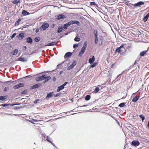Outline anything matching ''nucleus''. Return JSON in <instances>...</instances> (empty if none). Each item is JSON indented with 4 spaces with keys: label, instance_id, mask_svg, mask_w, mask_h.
Wrapping results in <instances>:
<instances>
[{
    "label": "nucleus",
    "instance_id": "39",
    "mask_svg": "<svg viewBox=\"0 0 149 149\" xmlns=\"http://www.w3.org/2000/svg\"><path fill=\"white\" fill-rule=\"evenodd\" d=\"M34 40L35 42H38L40 40V38L39 37H37L35 38Z\"/></svg>",
    "mask_w": 149,
    "mask_h": 149
},
{
    "label": "nucleus",
    "instance_id": "16",
    "mask_svg": "<svg viewBox=\"0 0 149 149\" xmlns=\"http://www.w3.org/2000/svg\"><path fill=\"white\" fill-rule=\"evenodd\" d=\"M124 49L123 48H121L120 47H118L116 49V50L115 51V53H120L121 52L124 51Z\"/></svg>",
    "mask_w": 149,
    "mask_h": 149
},
{
    "label": "nucleus",
    "instance_id": "36",
    "mask_svg": "<svg viewBox=\"0 0 149 149\" xmlns=\"http://www.w3.org/2000/svg\"><path fill=\"white\" fill-rule=\"evenodd\" d=\"M76 61H75L74 60L72 62V63L70 65H71V66H72V67H73L74 68L76 65Z\"/></svg>",
    "mask_w": 149,
    "mask_h": 149
},
{
    "label": "nucleus",
    "instance_id": "45",
    "mask_svg": "<svg viewBox=\"0 0 149 149\" xmlns=\"http://www.w3.org/2000/svg\"><path fill=\"white\" fill-rule=\"evenodd\" d=\"M46 140L47 141L50 143H52V141L50 139L49 137L48 136H47V137Z\"/></svg>",
    "mask_w": 149,
    "mask_h": 149
},
{
    "label": "nucleus",
    "instance_id": "43",
    "mask_svg": "<svg viewBox=\"0 0 149 149\" xmlns=\"http://www.w3.org/2000/svg\"><path fill=\"white\" fill-rule=\"evenodd\" d=\"M92 104V103H89L87 105H82V106H79L78 107H87L88 106H89V105H91V104Z\"/></svg>",
    "mask_w": 149,
    "mask_h": 149
},
{
    "label": "nucleus",
    "instance_id": "62",
    "mask_svg": "<svg viewBox=\"0 0 149 149\" xmlns=\"http://www.w3.org/2000/svg\"><path fill=\"white\" fill-rule=\"evenodd\" d=\"M28 121H29V122L33 124H34V123L33 122L32 120H28Z\"/></svg>",
    "mask_w": 149,
    "mask_h": 149
},
{
    "label": "nucleus",
    "instance_id": "5",
    "mask_svg": "<svg viewBox=\"0 0 149 149\" xmlns=\"http://www.w3.org/2000/svg\"><path fill=\"white\" fill-rule=\"evenodd\" d=\"M55 19L57 20H60L62 19L66 18L67 17L66 15H64L62 14H59L55 16Z\"/></svg>",
    "mask_w": 149,
    "mask_h": 149
},
{
    "label": "nucleus",
    "instance_id": "6",
    "mask_svg": "<svg viewBox=\"0 0 149 149\" xmlns=\"http://www.w3.org/2000/svg\"><path fill=\"white\" fill-rule=\"evenodd\" d=\"M131 144L132 146L136 147L139 146L140 143L138 140H133L131 143Z\"/></svg>",
    "mask_w": 149,
    "mask_h": 149
},
{
    "label": "nucleus",
    "instance_id": "28",
    "mask_svg": "<svg viewBox=\"0 0 149 149\" xmlns=\"http://www.w3.org/2000/svg\"><path fill=\"white\" fill-rule=\"evenodd\" d=\"M97 64V63L95 62H93L92 64H91V65L90 66V68L89 70L91 68H93L96 66Z\"/></svg>",
    "mask_w": 149,
    "mask_h": 149
},
{
    "label": "nucleus",
    "instance_id": "32",
    "mask_svg": "<svg viewBox=\"0 0 149 149\" xmlns=\"http://www.w3.org/2000/svg\"><path fill=\"white\" fill-rule=\"evenodd\" d=\"M100 90L99 87H97L95 88L94 90L93 91V93H96L98 92Z\"/></svg>",
    "mask_w": 149,
    "mask_h": 149
},
{
    "label": "nucleus",
    "instance_id": "11",
    "mask_svg": "<svg viewBox=\"0 0 149 149\" xmlns=\"http://www.w3.org/2000/svg\"><path fill=\"white\" fill-rule=\"evenodd\" d=\"M42 85V84L40 83L35 84L33 86H31L30 87V89L31 90L33 89L38 88L40 87Z\"/></svg>",
    "mask_w": 149,
    "mask_h": 149
},
{
    "label": "nucleus",
    "instance_id": "9",
    "mask_svg": "<svg viewBox=\"0 0 149 149\" xmlns=\"http://www.w3.org/2000/svg\"><path fill=\"white\" fill-rule=\"evenodd\" d=\"M51 79V77L50 76H47V74H44V81H43V83L45 84L46 82H47Z\"/></svg>",
    "mask_w": 149,
    "mask_h": 149
},
{
    "label": "nucleus",
    "instance_id": "38",
    "mask_svg": "<svg viewBox=\"0 0 149 149\" xmlns=\"http://www.w3.org/2000/svg\"><path fill=\"white\" fill-rule=\"evenodd\" d=\"M139 117L141 119L142 121H143L145 119V118L144 116L142 114L139 115Z\"/></svg>",
    "mask_w": 149,
    "mask_h": 149
},
{
    "label": "nucleus",
    "instance_id": "34",
    "mask_svg": "<svg viewBox=\"0 0 149 149\" xmlns=\"http://www.w3.org/2000/svg\"><path fill=\"white\" fill-rule=\"evenodd\" d=\"M126 103L125 102H122L119 104V107H124L125 106Z\"/></svg>",
    "mask_w": 149,
    "mask_h": 149
},
{
    "label": "nucleus",
    "instance_id": "30",
    "mask_svg": "<svg viewBox=\"0 0 149 149\" xmlns=\"http://www.w3.org/2000/svg\"><path fill=\"white\" fill-rule=\"evenodd\" d=\"M21 0H14L12 1V3L15 5H17L19 3Z\"/></svg>",
    "mask_w": 149,
    "mask_h": 149
},
{
    "label": "nucleus",
    "instance_id": "52",
    "mask_svg": "<svg viewBox=\"0 0 149 149\" xmlns=\"http://www.w3.org/2000/svg\"><path fill=\"white\" fill-rule=\"evenodd\" d=\"M121 73L120 74H118L117 77L116 78L118 79V80H119L121 78V75L122 74Z\"/></svg>",
    "mask_w": 149,
    "mask_h": 149
},
{
    "label": "nucleus",
    "instance_id": "8",
    "mask_svg": "<svg viewBox=\"0 0 149 149\" xmlns=\"http://www.w3.org/2000/svg\"><path fill=\"white\" fill-rule=\"evenodd\" d=\"M24 84L23 83H20L14 86L13 88L15 89L20 88L21 87H23Z\"/></svg>",
    "mask_w": 149,
    "mask_h": 149
},
{
    "label": "nucleus",
    "instance_id": "15",
    "mask_svg": "<svg viewBox=\"0 0 149 149\" xmlns=\"http://www.w3.org/2000/svg\"><path fill=\"white\" fill-rule=\"evenodd\" d=\"M73 53V52L72 53L69 52L66 53L65 54L64 56L65 60H66V58H68L70 57L71 56Z\"/></svg>",
    "mask_w": 149,
    "mask_h": 149
},
{
    "label": "nucleus",
    "instance_id": "27",
    "mask_svg": "<svg viewBox=\"0 0 149 149\" xmlns=\"http://www.w3.org/2000/svg\"><path fill=\"white\" fill-rule=\"evenodd\" d=\"M140 97L139 96H136L133 98L132 100V101L133 102H136L139 99Z\"/></svg>",
    "mask_w": 149,
    "mask_h": 149
},
{
    "label": "nucleus",
    "instance_id": "40",
    "mask_svg": "<svg viewBox=\"0 0 149 149\" xmlns=\"http://www.w3.org/2000/svg\"><path fill=\"white\" fill-rule=\"evenodd\" d=\"M80 38L77 36H76L74 39V40L76 42H79L80 41Z\"/></svg>",
    "mask_w": 149,
    "mask_h": 149
},
{
    "label": "nucleus",
    "instance_id": "13",
    "mask_svg": "<svg viewBox=\"0 0 149 149\" xmlns=\"http://www.w3.org/2000/svg\"><path fill=\"white\" fill-rule=\"evenodd\" d=\"M17 61H21L23 62H26L27 61L28 58H23L21 56L19 57Z\"/></svg>",
    "mask_w": 149,
    "mask_h": 149
},
{
    "label": "nucleus",
    "instance_id": "54",
    "mask_svg": "<svg viewBox=\"0 0 149 149\" xmlns=\"http://www.w3.org/2000/svg\"><path fill=\"white\" fill-rule=\"evenodd\" d=\"M60 95V94L58 93H56V94L54 95V96L55 97H57Z\"/></svg>",
    "mask_w": 149,
    "mask_h": 149
},
{
    "label": "nucleus",
    "instance_id": "26",
    "mask_svg": "<svg viewBox=\"0 0 149 149\" xmlns=\"http://www.w3.org/2000/svg\"><path fill=\"white\" fill-rule=\"evenodd\" d=\"M55 41H53L45 45V46H54L55 45Z\"/></svg>",
    "mask_w": 149,
    "mask_h": 149
},
{
    "label": "nucleus",
    "instance_id": "59",
    "mask_svg": "<svg viewBox=\"0 0 149 149\" xmlns=\"http://www.w3.org/2000/svg\"><path fill=\"white\" fill-rule=\"evenodd\" d=\"M39 29L38 28H37L36 30V32L38 33L39 31Z\"/></svg>",
    "mask_w": 149,
    "mask_h": 149
},
{
    "label": "nucleus",
    "instance_id": "37",
    "mask_svg": "<svg viewBox=\"0 0 149 149\" xmlns=\"http://www.w3.org/2000/svg\"><path fill=\"white\" fill-rule=\"evenodd\" d=\"M0 82L1 83H3L6 84V83H13V82H14V81H12L11 80H10V81H7L4 82H3L2 81H0Z\"/></svg>",
    "mask_w": 149,
    "mask_h": 149
},
{
    "label": "nucleus",
    "instance_id": "18",
    "mask_svg": "<svg viewBox=\"0 0 149 149\" xmlns=\"http://www.w3.org/2000/svg\"><path fill=\"white\" fill-rule=\"evenodd\" d=\"M26 41L28 43H29L30 44H32L33 43V40L31 37L27 38L26 39Z\"/></svg>",
    "mask_w": 149,
    "mask_h": 149
},
{
    "label": "nucleus",
    "instance_id": "20",
    "mask_svg": "<svg viewBox=\"0 0 149 149\" xmlns=\"http://www.w3.org/2000/svg\"><path fill=\"white\" fill-rule=\"evenodd\" d=\"M95 60V56H92L91 58H90L88 60V63L90 64H92Z\"/></svg>",
    "mask_w": 149,
    "mask_h": 149
},
{
    "label": "nucleus",
    "instance_id": "64",
    "mask_svg": "<svg viewBox=\"0 0 149 149\" xmlns=\"http://www.w3.org/2000/svg\"><path fill=\"white\" fill-rule=\"evenodd\" d=\"M55 26V25L54 24H53L51 26L52 28H53Z\"/></svg>",
    "mask_w": 149,
    "mask_h": 149
},
{
    "label": "nucleus",
    "instance_id": "24",
    "mask_svg": "<svg viewBox=\"0 0 149 149\" xmlns=\"http://www.w3.org/2000/svg\"><path fill=\"white\" fill-rule=\"evenodd\" d=\"M18 52V50L17 49H14L13 51L11 52L10 54H12L13 55L15 56Z\"/></svg>",
    "mask_w": 149,
    "mask_h": 149
},
{
    "label": "nucleus",
    "instance_id": "63",
    "mask_svg": "<svg viewBox=\"0 0 149 149\" xmlns=\"http://www.w3.org/2000/svg\"><path fill=\"white\" fill-rule=\"evenodd\" d=\"M64 61L62 63L60 64H58L57 65V67H58V66L60 65H61L63 63H64Z\"/></svg>",
    "mask_w": 149,
    "mask_h": 149
},
{
    "label": "nucleus",
    "instance_id": "49",
    "mask_svg": "<svg viewBox=\"0 0 149 149\" xmlns=\"http://www.w3.org/2000/svg\"><path fill=\"white\" fill-rule=\"evenodd\" d=\"M78 44L77 43L74 44L73 45V47L74 49L76 47H78Z\"/></svg>",
    "mask_w": 149,
    "mask_h": 149
},
{
    "label": "nucleus",
    "instance_id": "29",
    "mask_svg": "<svg viewBox=\"0 0 149 149\" xmlns=\"http://www.w3.org/2000/svg\"><path fill=\"white\" fill-rule=\"evenodd\" d=\"M63 28L62 26H59L58 27L57 32L58 33H59L61 32L63 30Z\"/></svg>",
    "mask_w": 149,
    "mask_h": 149
},
{
    "label": "nucleus",
    "instance_id": "7",
    "mask_svg": "<svg viewBox=\"0 0 149 149\" xmlns=\"http://www.w3.org/2000/svg\"><path fill=\"white\" fill-rule=\"evenodd\" d=\"M54 95V91H52L49 92L47 93V95L45 99L46 100H48V99L51 98L53 97Z\"/></svg>",
    "mask_w": 149,
    "mask_h": 149
},
{
    "label": "nucleus",
    "instance_id": "1",
    "mask_svg": "<svg viewBox=\"0 0 149 149\" xmlns=\"http://www.w3.org/2000/svg\"><path fill=\"white\" fill-rule=\"evenodd\" d=\"M87 42L86 41H85L84 42L83 46L81 48L80 52L79 53L78 56H79L81 57L84 53L87 47Z\"/></svg>",
    "mask_w": 149,
    "mask_h": 149
},
{
    "label": "nucleus",
    "instance_id": "48",
    "mask_svg": "<svg viewBox=\"0 0 149 149\" xmlns=\"http://www.w3.org/2000/svg\"><path fill=\"white\" fill-rule=\"evenodd\" d=\"M125 45L124 44H122L119 47L121 48H123L124 49V51H125V48L124 47V46Z\"/></svg>",
    "mask_w": 149,
    "mask_h": 149
},
{
    "label": "nucleus",
    "instance_id": "2",
    "mask_svg": "<svg viewBox=\"0 0 149 149\" xmlns=\"http://www.w3.org/2000/svg\"><path fill=\"white\" fill-rule=\"evenodd\" d=\"M49 24L46 22L43 23L40 27V29L41 30L45 31L48 28L49 26Z\"/></svg>",
    "mask_w": 149,
    "mask_h": 149
},
{
    "label": "nucleus",
    "instance_id": "4",
    "mask_svg": "<svg viewBox=\"0 0 149 149\" xmlns=\"http://www.w3.org/2000/svg\"><path fill=\"white\" fill-rule=\"evenodd\" d=\"M26 34L24 33H20L16 37V38H17L19 40L22 39L25 36Z\"/></svg>",
    "mask_w": 149,
    "mask_h": 149
},
{
    "label": "nucleus",
    "instance_id": "50",
    "mask_svg": "<svg viewBox=\"0 0 149 149\" xmlns=\"http://www.w3.org/2000/svg\"><path fill=\"white\" fill-rule=\"evenodd\" d=\"M9 89V88L8 87H5L3 89L4 91H7Z\"/></svg>",
    "mask_w": 149,
    "mask_h": 149
},
{
    "label": "nucleus",
    "instance_id": "22",
    "mask_svg": "<svg viewBox=\"0 0 149 149\" xmlns=\"http://www.w3.org/2000/svg\"><path fill=\"white\" fill-rule=\"evenodd\" d=\"M8 97V95L0 96V101H3L5 100Z\"/></svg>",
    "mask_w": 149,
    "mask_h": 149
},
{
    "label": "nucleus",
    "instance_id": "31",
    "mask_svg": "<svg viewBox=\"0 0 149 149\" xmlns=\"http://www.w3.org/2000/svg\"><path fill=\"white\" fill-rule=\"evenodd\" d=\"M149 17V15L147 14L143 18V20L144 22H146L147 21L148 17Z\"/></svg>",
    "mask_w": 149,
    "mask_h": 149
},
{
    "label": "nucleus",
    "instance_id": "33",
    "mask_svg": "<svg viewBox=\"0 0 149 149\" xmlns=\"http://www.w3.org/2000/svg\"><path fill=\"white\" fill-rule=\"evenodd\" d=\"M91 96L89 95H86L85 97L86 101H88L91 99Z\"/></svg>",
    "mask_w": 149,
    "mask_h": 149
},
{
    "label": "nucleus",
    "instance_id": "55",
    "mask_svg": "<svg viewBox=\"0 0 149 149\" xmlns=\"http://www.w3.org/2000/svg\"><path fill=\"white\" fill-rule=\"evenodd\" d=\"M129 70L130 69H127L125 70L122 72L121 73V74H124L125 72L126 71L128 72Z\"/></svg>",
    "mask_w": 149,
    "mask_h": 149
},
{
    "label": "nucleus",
    "instance_id": "42",
    "mask_svg": "<svg viewBox=\"0 0 149 149\" xmlns=\"http://www.w3.org/2000/svg\"><path fill=\"white\" fill-rule=\"evenodd\" d=\"M21 104V103H19L17 102H15V103L13 104H11V106H13L14 105H19Z\"/></svg>",
    "mask_w": 149,
    "mask_h": 149
},
{
    "label": "nucleus",
    "instance_id": "61",
    "mask_svg": "<svg viewBox=\"0 0 149 149\" xmlns=\"http://www.w3.org/2000/svg\"><path fill=\"white\" fill-rule=\"evenodd\" d=\"M32 120H34V121H35L36 122H38V121H39L38 120L35 119H33Z\"/></svg>",
    "mask_w": 149,
    "mask_h": 149
},
{
    "label": "nucleus",
    "instance_id": "56",
    "mask_svg": "<svg viewBox=\"0 0 149 149\" xmlns=\"http://www.w3.org/2000/svg\"><path fill=\"white\" fill-rule=\"evenodd\" d=\"M68 83V82H65L63 84H62V85L65 87V86Z\"/></svg>",
    "mask_w": 149,
    "mask_h": 149
},
{
    "label": "nucleus",
    "instance_id": "35",
    "mask_svg": "<svg viewBox=\"0 0 149 149\" xmlns=\"http://www.w3.org/2000/svg\"><path fill=\"white\" fill-rule=\"evenodd\" d=\"M9 105L11 106V104L10 103H9V104L4 103V104H3L1 105H0V106H2L3 107H6L9 106Z\"/></svg>",
    "mask_w": 149,
    "mask_h": 149
},
{
    "label": "nucleus",
    "instance_id": "19",
    "mask_svg": "<svg viewBox=\"0 0 149 149\" xmlns=\"http://www.w3.org/2000/svg\"><path fill=\"white\" fill-rule=\"evenodd\" d=\"M30 14V13L29 12H27L26 10H23L22 12V15L21 16H26Z\"/></svg>",
    "mask_w": 149,
    "mask_h": 149
},
{
    "label": "nucleus",
    "instance_id": "21",
    "mask_svg": "<svg viewBox=\"0 0 149 149\" xmlns=\"http://www.w3.org/2000/svg\"><path fill=\"white\" fill-rule=\"evenodd\" d=\"M148 52V50H146L140 52L139 55L141 56H143L145 54H146Z\"/></svg>",
    "mask_w": 149,
    "mask_h": 149
},
{
    "label": "nucleus",
    "instance_id": "60",
    "mask_svg": "<svg viewBox=\"0 0 149 149\" xmlns=\"http://www.w3.org/2000/svg\"><path fill=\"white\" fill-rule=\"evenodd\" d=\"M27 49V47L25 46H24L23 47V49L24 50H26Z\"/></svg>",
    "mask_w": 149,
    "mask_h": 149
},
{
    "label": "nucleus",
    "instance_id": "17",
    "mask_svg": "<svg viewBox=\"0 0 149 149\" xmlns=\"http://www.w3.org/2000/svg\"><path fill=\"white\" fill-rule=\"evenodd\" d=\"M71 25V23L70 22H68L64 24L63 25V28L65 30L67 29Z\"/></svg>",
    "mask_w": 149,
    "mask_h": 149
},
{
    "label": "nucleus",
    "instance_id": "12",
    "mask_svg": "<svg viewBox=\"0 0 149 149\" xmlns=\"http://www.w3.org/2000/svg\"><path fill=\"white\" fill-rule=\"evenodd\" d=\"M70 22L71 24H76L78 26H81V24L79 21L77 20H71Z\"/></svg>",
    "mask_w": 149,
    "mask_h": 149
},
{
    "label": "nucleus",
    "instance_id": "3",
    "mask_svg": "<svg viewBox=\"0 0 149 149\" xmlns=\"http://www.w3.org/2000/svg\"><path fill=\"white\" fill-rule=\"evenodd\" d=\"M97 32V30H94L93 33L94 36L95 43L96 45L97 44L98 41Z\"/></svg>",
    "mask_w": 149,
    "mask_h": 149
},
{
    "label": "nucleus",
    "instance_id": "58",
    "mask_svg": "<svg viewBox=\"0 0 149 149\" xmlns=\"http://www.w3.org/2000/svg\"><path fill=\"white\" fill-rule=\"evenodd\" d=\"M147 128L148 129H149V121H148V122L147 125Z\"/></svg>",
    "mask_w": 149,
    "mask_h": 149
},
{
    "label": "nucleus",
    "instance_id": "47",
    "mask_svg": "<svg viewBox=\"0 0 149 149\" xmlns=\"http://www.w3.org/2000/svg\"><path fill=\"white\" fill-rule=\"evenodd\" d=\"M17 34V33H14L11 36V39H13V38H14L15 37V36H16V35Z\"/></svg>",
    "mask_w": 149,
    "mask_h": 149
},
{
    "label": "nucleus",
    "instance_id": "44",
    "mask_svg": "<svg viewBox=\"0 0 149 149\" xmlns=\"http://www.w3.org/2000/svg\"><path fill=\"white\" fill-rule=\"evenodd\" d=\"M96 5V3L94 2H90V6H95V5Z\"/></svg>",
    "mask_w": 149,
    "mask_h": 149
},
{
    "label": "nucleus",
    "instance_id": "57",
    "mask_svg": "<svg viewBox=\"0 0 149 149\" xmlns=\"http://www.w3.org/2000/svg\"><path fill=\"white\" fill-rule=\"evenodd\" d=\"M32 76H31V75H28L26 76L25 77H24L23 78H30Z\"/></svg>",
    "mask_w": 149,
    "mask_h": 149
},
{
    "label": "nucleus",
    "instance_id": "23",
    "mask_svg": "<svg viewBox=\"0 0 149 149\" xmlns=\"http://www.w3.org/2000/svg\"><path fill=\"white\" fill-rule=\"evenodd\" d=\"M64 87L62 85L58 87L57 89L56 90V92H59L61 91L64 88Z\"/></svg>",
    "mask_w": 149,
    "mask_h": 149
},
{
    "label": "nucleus",
    "instance_id": "25",
    "mask_svg": "<svg viewBox=\"0 0 149 149\" xmlns=\"http://www.w3.org/2000/svg\"><path fill=\"white\" fill-rule=\"evenodd\" d=\"M22 19L21 17H19L15 22V26H16L18 25L19 24V22H21Z\"/></svg>",
    "mask_w": 149,
    "mask_h": 149
},
{
    "label": "nucleus",
    "instance_id": "53",
    "mask_svg": "<svg viewBox=\"0 0 149 149\" xmlns=\"http://www.w3.org/2000/svg\"><path fill=\"white\" fill-rule=\"evenodd\" d=\"M56 80V79L55 76H54L52 79V80L53 82H55Z\"/></svg>",
    "mask_w": 149,
    "mask_h": 149
},
{
    "label": "nucleus",
    "instance_id": "10",
    "mask_svg": "<svg viewBox=\"0 0 149 149\" xmlns=\"http://www.w3.org/2000/svg\"><path fill=\"white\" fill-rule=\"evenodd\" d=\"M144 2L143 1H140L137 3H134L133 5V6L134 7H137V6L140 7L141 5H144Z\"/></svg>",
    "mask_w": 149,
    "mask_h": 149
},
{
    "label": "nucleus",
    "instance_id": "14",
    "mask_svg": "<svg viewBox=\"0 0 149 149\" xmlns=\"http://www.w3.org/2000/svg\"><path fill=\"white\" fill-rule=\"evenodd\" d=\"M44 74L42 76L37 77L36 78L35 80L37 81H40L44 80Z\"/></svg>",
    "mask_w": 149,
    "mask_h": 149
},
{
    "label": "nucleus",
    "instance_id": "41",
    "mask_svg": "<svg viewBox=\"0 0 149 149\" xmlns=\"http://www.w3.org/2000/svg\"><path fill=\"white\" fill-rule=\"evenodd\" d=\"M27 89H26L22 92L21 94H25L27 93Z\"/></svg>",
    "mask_w": 149,
    "mask_h": 149
},
{
    "label": "nucleus",
    "instance_id": "51",
    "mask_svg": "<svg viewBox=\"0 0 149 149\" xmlns=\"http://www.w3.org/2000/svg\"><path fill=\"white\" fill-rule=\"evenodd\" d=\"M40 100L39 99H36L33 102V103L35 104H36L38 103V102Z\"/></svg>",
    "mask_w": 149,
    "mask_h": 149
},
{
    "label": "nucleus",
    "instance_id": "46",
    "mask_svg": "<svg viewBox=\"0 0 149 149\" xmlns=\"http://www.w3.org/2000/svg\"><path fill=\"white\" fill-rule=\"evenodd\" d=\"M73 67L71 66V65H70L69 66H68L67 68V70H70L72 69Z\"/></svg>",
    "mask_w": 149,
    "mask_h": 149
}]
</instances>
